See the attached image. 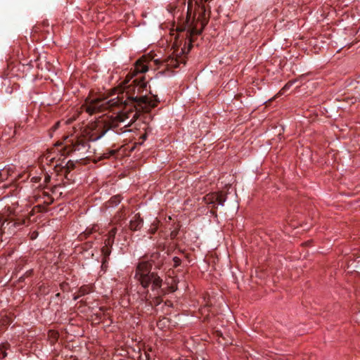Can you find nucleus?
<instances>
[{
  "instance_id": "nucleus-1",
  "label": "nucleus",
  "mask_w": 360,
  "mask_h": 360,
  "mask_svg": "<svg viewBox=\"0 0 360 360\" xmlns=\"http://www.w3.org/2000/svg\"><path fill=\"white\" fill-rule=\"evenodd\" d=\"M134 90L129 86L115 98L108 99L107 97H98L91 101H86L85 110L89 115L103 112L106 110L115 111V117L106 115L99 117L96 121L91 122L86 129L89 140L96 141L101 138L109 129L115 128L119 122H125V115L120 113L121 108L126 110V118L131 117L129 122L124 127H130L135 121V96Z\"/></svg>"
},
{
  "instance_id": "nucleus-2",
  "label": "nucleus",
  "mask_w": 360,
  "mask_h": 360,
  "mask_svg": "<svg viewBox=\"0 0 360 360\" xmlns=\"http://www.w3.org/2000/svg\"><path fill=\"white\" fill-rule=\"evenodd\" d=\"M152 60L150 56L142 55L136 60V121L139 120L138 112H147L151 108L155 107L156 100L155 96L150 94L148 89L147 82L144 81V77H138L139 73H143L148 70V63Z\"/></svg>"
},
{
  "instance_id": "nucleus-3",
  "label": "nucleus",
  "mask_w": 360,
  "mask_h": 360,
  "mask_svg": "<svg viewBox=\"0 0 360 360\" xmlns=\"http://www.w3.org/2000/svg\"><path fill=\"white\" fill-rule=\"evenodd\" d=\"M152 263L148 260L140 259L136 264V277L139 276V281L143 288H146L152 283V288H160L162 279L155 273H151Z\"/></svg>"
},
{
  "instance_id": "nucleus-4",
  "label": "nucleus",
  "mask_w": 360,
  "mask_h": 360,
  "mask_svg": "<svg viewBox=\"0 0 360 360\" xmlns=\"http://www.w3.org/2000/svg\"><path fill=\"white\" fill-rule=\"evenodd\" d=\"M89 148V141L85 136H75L71 139V152L87 151Z\"/></svg>"
},
{
  "instance_id": "nucleus-5",
  "label": "nucleus",
  "mask_w": 360,
  "mask_h": 360,
  "mask_svg": "<svg viewBox=\"0 0 360 360\" xmlns=\"http://www.w3.org/2000/svg\"><path fill=\"white\" fill-rule=\"evenodd\" d=\"M217 199H218V193H216L207 194L204 197L205 202L209 205H212L210 212L212 215H214L215 217H217L216 204H217Z\"/></svg>"
},
{
  "instance_id": "nucleus-6",
  "label": "nucleus",
  "mask_w": 360,
  "mask_h": 360,
  "mask_svg": "<svg viewBox=\"0 0 360 360\" xmlns=\"http://www.w3.org/2000/svg\"><path fill=\"white\" fill-rule=\"evenodd\" d=\"M162 63L167 68H176L179 67L180 63L185 64V60L181 56L176 58L169 56L167 58L165 59Z\"/></svg>"
},
{
  "instance_id": "nucleus-7",
  "label": "nucleus",
  "mask_w": 360,
  "mask_h": 360,
  "mask_svg": "<svg viewBox=\"0 0 360 360\" xmlns=\"http://www.w3.org/2000/svg\"><path fill=\"white\" fill-rule=\"evenodd\" d=\"M75 167V164L72 161H69L68 162V163L66 164V166L65 167H60V165L56 164L54 167H53V170L57 172V173H59L62 170H65V174L70 172V171L71 169H72Z\"/></svg>"
},
{
  "instance_id": "nucleus-8",
  "label": "nucleus",
  "mask_w": 360,
  "mask_h": 360,
  "mask_svg": "<svg viewBox=\"0 0 360 360\" xmlns=\"http://www.w3.org/2000/svg\"><path fill=\"white\" fill-rule=\"evenodd\" d=\"M14 170L12 167H6L0 170V182L4 181L6 180L9 176H11Z\"/></svg>"
},
{
  "instance_id": "nucleus-9",
  "label": "nucleus",
  "mask_w": 360,
  "mask_h": 360,
  "mask_svg": "<svg viewBox=\"0 0 360 360\" xmlns=\"http://www.w3.org/2000/svg\"><path fill=\"white\" fill-rule=\"evenodd\" d=\"M24 221H16V222H13V221H4V222L1 223L0 224V237L2 236V233L4 231V229L6 228V226H9V228H11V226H21L22 224Z\"/></svg>"
},
{
  "instance_id": "nucleus-10",
  "label": "nucleus",
  "mask_w": 360,
  "mask_h": 360,
  "mask_svg": "<svg viewBox=\"0 0 360 360\" xmlns=\"http://www.w3.org/2000/svg\"><path fill=\"white\" fill-rule=\"evenodd\" d=\"M136 136H139V141H136V146L138 144L141 145L143 142L147 138V133L146 131L142 132L140 129L136 128Z\"/></svg>"
},
{
  "instance_id": "nucleus-11",
  "label": "nucleus",
  "mask_w": 360,
  "mask_h": 360,
  "mask_svg": "<svg viewBox=\"0 0 360 360\" xmlns=\"http://www.w3.org/2000/svg\"><path fill=\"white\" fill-rule=\"evenodd\" d=\"M102 254L104 256V260L103 262L102 266H103L107 262L106 257H108L111 252V250L109 247L104 245L102 249Z\"/></svg>"
},
{
  "instance_id": "nucleus-12",
  "label": "nucleus",
  "mask_w": 360,
  "mask_h": 360,
  "mask_svg": "<svg viewBox=\"0 0 360 360\" xmlns=\"http://www.w3.org/2000/svg\"><path fill=\"white\" fill-rule=\"evenodd\" d=\"M10 347V345L8 343H3L0 345V350L1 354V359H5L7 356L6 350Z\"/></svg>"
},
{
  "instance_id": "nucleus-13",
  "label": "nucleus",
  "mask_w": 360,
  "mask_h": 360,
  "mask_svg": "<svg viewBox=\"0 0 360 360\" xmlns=\"http://www.w3.org/2000/svg\"><path fill=\"white\" fill-rule=\"evenodd\" d=\"M139 360H150L149 353L146 350L141 352L140 346H139Z\"/></svg>"
},
{
  "instance_id": "nucleus-14",
  "label": "nucleus",
  "mask_w": 360,
  "mask_h": 360,
  "mask_svg": "<svg viewBox=\"0 0 360 360\" xmlns=\"http://www.w3.org/2000/svg\"><path fill=\"white\" fill-rule=\"evenodd\" d=\"M29 178V175L27 173H21L18 175L17 177H15L14 180L16 182H22L26 181Z\"/></svg>"
},
{
  "instance_id": "nucleus-15",
  "label": "nucleus",
  "mask_w": 360,
  "mask_h": 360,
  "mask_svg": "<svg viewBox=\"0 0 360 360\" xmlns=\"http://www.w3.org/2000/svg\"><path fill=\"white\" fill-rule=\"evenodd\" d=\"M226 201V196L221 193H218V199L217 201V204L220 205H224V202Z\"/></svg>"
},
{
  "instance_id": "nucleus-16",
  "label": "nucleus",
  "mask_w": 360,
  "mask_h": 360,
  "mask_svg": "<svg viewBox=\"0 0 360 360\" xmlns=\"http://www.w3.org/2000/svg\"><path fill=\"white\" fill-rule=\"evenodd\" d=\"M89 292H90V288L86 285L82 286L79 289L80 295H84L89 294Z\"/></svg>"
},
{
  "instance_id": "nucleus-17",
  "label": "nucleus",
  "mask_w": 360,
  "mask_h": 360,
  "mask_svg": "<svg viewBox=\"0 0 360 360\" xmlns=\"http://www.w3.org/2000/svg\"><path fill=\"white\" fill-rule=\"evenodd\" d=\"M143 224V220L140 218L139 214H136V230L141 228Z\"/></svg>"
},
{
  "instance_id": "nucleus-18",
  "label": "nucleus",
  "mask_w": 360,
  "mask_h": 360,
  "mask_svg": "<svg viewBox=\"0 0 360 360\" xmlns=\"http://www.w3.org/2000/svg\"><path fill=\"white\" fill-rule=\"evenodd\" d=\"M114 243V238H111V237H108L105 240V246H112V245Z\"/></svg>"
},
{
  "instance_id": "nucleus-19",
  "label": "nucleus",
  "mask_w": 360,
  "mask_h": 360,
  "mask_svg": "<svg viewBox=\"0 0 360 360\" xmlns=\"http://www.w3.org/2000/svg\"><path fill=\"white\" fill-rule=\"evenodd\" d=\"M32 274H33V271H32V269H30V270L27 271L25 272V274L22 276H21V277H20V281H22V280L24 279V278H25V277H29V276H31L32 275Z\"/></svg>"
},
{
  "instance_id": "nucleus-20",
  "label": "nucleus",
  "mask_w": 360,
  "mask_h": 360,
  "mask_svg": "<svg viewBox=\"0 0 360 360\" xmlns=\"http://www.w3.org/2000/svg\"><path fill=\"white\" fill-rule=\"evenodd\" d=\"M173 262L174 263V267L179 266L181 264V259L179 257H174L173 258Z\"/></svg>"
},
{
  "instance_id": "nucleus-21",
  "label": "nucleus",
  "mask_w": 360,
  "mask_h": 360,
  "mask_svg": "<svg viewBox=\"0 0 360 360\" xmlns=\"http://www.w3.org/2000/svg\"><path fill=\"white\" fill-rule=\"evenodd\" d=\"M120 201V200L118 196H114V197L111 198V199L110 200V203H115V205L119 203Z\"/></svg>"
},
{
  "instance_id": "nucleus-22",
  "label": "nucleus",
  "mask_w": 360,
  "mask_h": 360,
  "mask_svg": "<svg viewBox=\"0 0 360 360\" xmlns=\"http://www.w3.org/2000/svg\"><path fill=\"white\" fill-rule=\"evenodd\" d=\"M60 125V122H57L51 129V131H56Z\"/></svg>"
},
{
  "instance_id": "nucleus-23",
  "label": "nucleus",
  "mask_w": 360,
  "mask_h": 360,
  "mask_svg": "<svg viewBox=\"0 0 360 360\" xmlns=\"http://www.w3.org/2000/svg\"><path fill=\"white\" fill-rule=\"evenodd\" d=\"M41 179V178L40 176H34L32 178L31 181L32 182L37 183L40 181Z\"/></svg>"
},
{
  "instance_id": "nucleus-24",
  "label": "nucleus",
  "mask_w": 360,
  "mask_h": 360,
  "mask_svg": "<svg viewBox=\"0 0 360 360\" xmlns=\"http://www.w3.org/2000/svg\"><path fill=\"white\" fill-rule=\"evenodd\" d=\"M115 233H116V231L114 230V229H112L110 232H109V235L108 237H111L112 238H115Z\"/></svg>"
},
{
  "instance_id": "nucleus-25",
  "label": "nucleus",
  "mask_w": 360,
  "mask_h": 360,
  "mask_svg": "<svg viewBox=\"0 0 360 360\" xmlns=\"http://www.w3.org/2000/svg\"><path fill=\"white\" fill-rule=\"evenodd\" d=\"M51 181V176L46 174L44 176V183H49Z\"/></svg>"
},
{
  "instance_id": "nucleus-26",
  "label": "nucleus",
  "mask_w": 360,
  "mask_h": 360,
  "mask_svg": "<svg viewBox=\"0 0 360 360\" xmlns=\"http://www.w3.org/2000/svg\"><path fill=\"white\" fill-rule=\"evenodd\" d=\"M292 84V82H288V83H287V84L285 85V86L283 87V90H285V89H289Z\"/></svg>"
},
{
  "instance_id": "nucleus-27",
  "label": "nucleus",
  "mask_w": 360,
  "mask_h": 360,
  "mask_svg": "<svg viewBox=\"0 0 360 360\" xmlns=\"http://www.w3.org/2000/svg\"><path fill=\"white\" fill-rule=\"evenodd\" d=\"M58 186H54L52 188H51V191L53 193L56 192V189L57 188Z\"/></svg>"
},
{
  "instance_id": "nucleus-28",
  "label": "nucleus",
  "mask_w": 360,
  "mask_h": 360,
  "mask_svg": "<svg viewBox=\"0 0 360 360\" xmlns=\"http://www.w3.org/2000/svg\"><path fill=\"white\" fill-rule=\"evenodd\" d=\"M90 233H91V231H88L87 230L85 231V232L84 233V234L86 236H89Z\"/></svg>"
},
{
  "instance_id": "nucleus-29",
  "label": "nucleus",
  "mask_w": 360,
  "mask_h": 360,
  "mask_svg": "<svg viewBox=\"0 0 360 360\" xmlns=\"http://www.w3.org/2000/svg\"><path fill=\"white\" fill-rule=\"evenodd\" d=\"M135 148V143H133L131 148V150H134Z\"/></svg>"
},
{
  "instance_id": "nucleus-30",
  "label": "nucleus",
  "mask_w": 360,
  "mask_h": 360,
  "mask_svg": "<svg viewBox=\"0 0 360 360\" xmlns=\"http://www.w3.org/2000/svg\"><path fill=\"white\" fill-rule=\"evenodd\" d=\"M133 85H135V80H133V81L131 82V86H133Z\"/></svg>"
},
{
  "instance_id": "nucleus-31",
  "label": "nucleus",
  "mask_w": 360,
  "mask_h": 360,
  "mask_svg": "<svg viewBox=\"0 0 360 360\" xmlns=\"http://www.w3.org/2000/svg\"><path fill=\"white\" fill-rule=\"evenodd\" d=\"M45 195H46L48 198H50V196H49V194L45 193Z\"/></svg>"
},
{
  "instance_id": "nucleus-32",
  "label": "nucleus",
  "mask_w": 360,
  "mask_h": 360,
  "mask_svg": "<svg viewBox=\"0 0 360 360\" xmlns=\"http://www.w3.org/2000/svg\"><path fill=\"white\" fill-rule=\"evenodd\" d=\"M53 159H54L53 158H51L50 161L52 162L53 160Z\"/></svg>"
},
{
  "instance_id": "nucleus-33",
  "label": "nucleus",
  "mask_w": 360,
  "mask_h": 360,
  "mask_svg": "<svg viewBox=\"0 0 360 360\" xmlns=\"http://www.w3.org/2000/svg\"><path fill=\"white\" fill-rule=\"evenodd\" d=\"M146 129V125L144 126V127H143V130H145Z\"/></svg>"
}]
</instances>
